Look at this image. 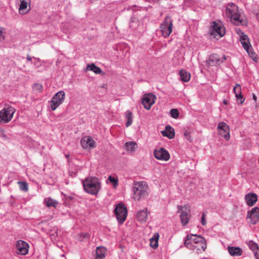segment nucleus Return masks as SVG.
<instances>
[{
  "label": "nucleus",
  "instance_id": "obj_9",
  "mask_svg": "<svg viewBox=\"0 0 259 259\" xmlns=\"http://www.w3.org/2000/svg\"><path fill=\"white\" fill-rule=\"evenodd\" d=\"M161 34L164 37H168L172 31V22L169 16L165 17L164 21L160 26Z\"/></svg>",
  "mask_w": 259,
  "mask_h": 259
},
{
  "label": "nucleus",
  "instance_id": "obj_23",
  "mask_svg": "<svg viewBox=\"0 0 259 259\" xmlns=\"http://www.w3.org/2000/svg\"><path fill=\"white\" fill-rule=\"evenodd\" d=\"M246 204L250 206H253L257 200V195L254 193H249L245 197Z\"/></svg>",
  "mask_w": 259,
  "mask_h": 259
},
{
  "label": "nucleus",
  "instance_id": "obj_8",
  "mask_svg": "<svg viewBox=\"0 0 259 259\" xmlns=\"http://www.w3.org/2000/svg\"><path fill=\"white\" fill-rule=\"evenodd\" d=\"M114 212L118 223L122 224L127 217V210L125 205L122 203H118L116 205Z\"/></svg>",
  "mask_w": 259,
  "mask_h": 259
},
{
  "label": "nucleus",
  "instance_id": "obj_29",
  "mask_svg": "<svg viewBox=\"0 0 259 259\" xmlns=\"http://www.w3.org/2000/svg\"><path fill=\"white\" fill-rule=\"evenodd\" d=\"M87 68L88 70L92 71L96 74H100L102 72L100 68L96 66L94 64H88Z\"/></svg>",
  "mask_w": 259,
  "mask_h": 259
},
{
  "label": "nucleus",
  "instance_id": "obj_17",
  "mask_svg": "<svg viewBox=\"0 0 259 259\" xmlns=\"http://www.w3.org/2000/svg\"><path fill=\"white\" fill-rule=\"evenodd\" d=\"M19 11L21 14L27 13L30 9V0H19Z\"/></svg>",
  "mask_w": 259,
  "mask_h": 259
},
{
  "label": "nucleus",
  "instance_id": "obj_21",
  "mask_svg": "<svg viewBox=\"0 0 259 259\" xmlns=\"http://www.w3.org/2000/svg\"><path fill=\"white\" fill-rule=\"evenodd\" d=\"M246 243L249 249L253 252L255 259H259V247L257 244L252 240L247 241Z\"/></svg>",
  "mask_w": 259,
  "mask_h": 259
},
{
  "label": "nucleus",
  "instance_id": "obj_32",
  "mask_svg": "<svg viewBox=\"0 0 259 259\" xmlns=\"http://www.w3.org/2000/svg\"><path fill=\"white\" fill-rule=\"evenodd\" d=\"M136 145L135 142H127L125 143L124 146L127 151L133 152L135 150Z\"/></svg>",
  "mask_w": 259,
  "mask_h": 259
},
{
  "label": "nucleus",
  "instance_id": "obj_14",
  "mask_svg": "<svg viewBox=\"0 0 259 259\" xmlns=\"http://www.w3.org/2000/svg\"><path fill=\"white\" fill-rule=\"evenodd\" d=\"M80 144L84 149H91L96 147V142L90 136L83 137L80 140Z\"/></svg>",
  "mask_w": 259,
  "mask_h": 259
},
{
  "label": "nucleus",
  "instance_id": "obj_5",
  "mask_svg": "<svg viewBox=\"0 0 259 259\" xmlns=\"http://www.w3.org/2000/svg\"><path fill=\"white\" fill-rule=\"evenodd\" d=\"M209 34L214 38H220L225 34V28L220 21H213L209 28Z\"/></svg>",
  "mask_w": 259,
  "mask_h": 259
},
{
  "label": "nucleus",
  "instance_id": "obj_44",
  "mask_svg": "<svg viewBox=\"0 0 259 259\" xmlns=\"http://www.w3.org/2000/svg\"><path fill=\"white\" fill-rule=\"evenodd\" d=\"M226 59V56H225V55H223V57H222V59H221V60L224 61V60H225Z\"/></svg>",
  "mask_w": 259,
  "mask_h": 259
},
{
  "label": "nucleus",
  "instance_id": "obj_36",
  "mask_svg": "<svg viewBox=\"0 0 259 259\" xmlns=\"http://www.w3.org/2000/svg\"><path fill=\"white\" fill-rule=\"evenodd\" d=\"M170 116L174 118H177L179 116V113L177 109H172L170 111Z\"/></svg>",
  "mask_w": 259,
  "mask_h": 259
},
{
  "label": "nucleus",
  "instance_id": "obj_1",
  "mask_svg": "<svg viewBox=\"0 0 259 259\" xmlns=\"http://www.w3.org/2000/svg\"><path fill=\"white\" fill-rule=\"evenodd\" d=\"M184 245L189 249L196 253H200L206 248V240L202 236L189 234L184 239Z\"/></svg>",
  "mask_w": 259,
  "mask_h": 259
},
{
  "label": "nucleus",
  "instance_id": "obj_13",
  "mask_svg": "<svg viewBox=\"0 0 259 259\" xmlns=\"http://www.w3.org/2000/svg\"><path fill=\"white\" fill-rule=\"evenodd\" d=\"M29 250L28 244L22 240H18L16 243V252L20 255H26Z\"/></svg>",
  "mask_w": 259,
  "mask_h": 259
},
{
  "label": "nucleus",
  "instance_id": "obj_19",
  "mask_svg": "<svg viewBox=\"0 0 259 259\" xmlns=\"http://www.w3.org/2000/svg\"><path fill=\"white\" fill-rule=\"evenodd\" d=\"M207 62L209 65L215 66L222 63L223 61L221 60L218 54H213L209 56Z\"/></svg>",
  "mask_w": 259,
  "mask_h": 259
},
{
  "label": "nucleus",
  "instance_id": "obj_6",
  "mask_svg": "<svg viewBox=\"0 0 259 259\" xmlns=\"http://www.w3.org/2000/svg\"><path fill=\"white\" fill-rule=\"evenodd\" d=\"M240 41L243 48L247 52L248 56L255 62L257 61V55L254 52L250 43L248 36L243 33H241Z\"/></svg>",
  "mask_w": 259,
  "mask_h": 259
},
{
  "label": "nucleus",
  "instance_id": "obj_15",
  "mask_svg": "<svg viewBox=\"0 0 259 259\" xmlns=\"http://www.w3.org/2000/svg\"><path fill=\"white\" fill-rule=\"evenodd\" d=\"M217 128L219 134L227 141L230 139V130L228 125L224 122H220L218 125Z\"/></svg>",
  "mask_w": 259,
  "mask_h": 259
},
{
  "label": "nucleus",
  "instance_id": "obj_43",
  "mask_svg": "<svg viewBox=\"0 0 259 259\" xmlns=\"http://www.w3.org/2000/svg\"><path fill=\"white\" fill-rule=\"evenodd\" d=\"M223 104H225V105H227L228 104V101L226 99H224L223 100Z\"/></svg>",
  "mask_w": 259,
  "mask_h": 259
},
{
  "label": "nucleus",
  "instance_id": "obj_7",
  "mask_svg": "<svg viewBox=\"0 0 259 259\" xmlns=\"http://www.w3.org/2000/svg\"><path fill=\"white\" fill-rule=\"evenodd\" d=\"M65 98V93L64 91H60L56 93L52 97L51 100L49 102L51 110L55 111L63 103Z\"/></svg>",
  "mask_w": 259,
  "mask_h": 259
},
{
  "label": "nucleus",
  "instance_id": "obj_22",
  "mask_svg": "<svg viewBox=\"0 0 259 259\" xmlns=\"http://www.w3.org/2000/svg\"><path fill=\"white\" fill-rule=\"evenodd\" d=\"M233 91L237 100L239 101L241 104H243L245 101V99L242 95L240 85L238 83H236L234 87Z\"/></svg>",
  "mask_w": 259,
  "mask_h": 259
},
{
  "label": "nucleus",
  "instance_id": "obj_34",
  "mask_svg": "<svg viewBox=\"0 0 259 259\" xmlns=\"http://www.w3.org/2000/svg\"><path fill=\"white\" fill-rule=\"evenodd\" d=\"M18 184L19 186L20 189L23 191L27 192L28 190V184L25 182L18 181Z\"/></svg>",
  "mask_w": 259,
  "mask_h": 259
},
{
  "label": "nucleus",
  "instance_id": "obj_41",
  "mask_svg": "<svg viewBox=\"0 0 259 259\" xmlns=\"http://www.w3.org/2000/svg\"><path fill=\"white\" fill-rule=\"evenodd\" d=\"M253 97V99L254 100V101L255 102H256V100H257V97H256V96H255V94H253V97Z\"/></svg>",
  "mask_w": 259,
  "mask_h": 259
},
{
  "label": "nucleus",
  "instance_id": "obj_12",
  "mask_svg": "<svg viewBox=\"0 0 259 259\" xmlns=\"http://www.w3.org/2000/svg\"><path fill=\"white\" fill-rule=\"evenodd\" d=\"M153 154L155 158L159 160L167 161L170 158L168 152L163 148L155 149Z\"/></svg>",
  "mask_w": 259,
  "mask_h": 259
},
{
  "label": "nucleus",
  "instance_id": "obj_42",
  "mask_svg": "<svg viewBox=\"0 0 259 259\" xmlns=\"http://www.w3.org/2000/svg\"><path fill=\"white\" fill-rule=\"evenodd\" d=\"M27 58V61H31V59L32 58L29 55L27 56V58Z\"/></svg>",
  "mask_w": 259,
  "mask_h": 259
},
{
  "label": "nucleus",
  "instance_id": "obj_27",
  "mask_svg": "<svg viewBox=\"0 0 259 259\" xmlns=\"http://www.w3.org/2000/svg\"><path fill=\"white\" fill-rule=\"evenodd\" d=\"M159 234L154 233L151 238L150 239V245L154 249H156L158 246Z\"/></svg>",
  "mask_w": 259,
  "mask_h": 259
},
{
  "label": "nucleus",
  "instance_id": "obj_2",
  "mask_svg": "<svg viewBox=\"0 0 259 259\" xmlns=\"http://www.w3.org/2000/svg\"><path fill=\"white\" fill-rule=\"evenodd\" d=\"M225 16L230 21L236 25L242 24L243 20L240 17L238 6L234 3H229L226 7Z\"/></svg>",
  "mask_w": 259,
  "mask_h": 259
},
{
  "label": "nucleus",
  "instance_id": "obj_11",
  "mask_svg": "<svg viewBox=\"0 0 259 259\" xmlns=\"http://www.w3.org/2000/svg\"><path fill=\"white\" fill-rule=\"evenodd\" d=\"M156 96L151 93L145 94L142 99V103L146 109L150 110L155 102Z\"/></svg>",
  "mask_w": 259,
  "mask_h": 259
},
{
  "label": "nucleus",
  "instance_id": "obj_18",
  "mask_svg": "<svg viewBox=\"0 0 259 259\" xmlns=\"http://www.w3.org/2000/svg\"><path fill=\"white\" fill-rule=\"evenodd\" d=\"M149 213L147 208L138 211L136 215L137 220L142 223L146 222L148 218Z\"/></svg>",
  "mask_w": 259,
  "mask_h": 259
},
{
  "label": "nucleus",
  "instance_id": "obj_33",
  "mask_svg": "<svg viewBox=\"0 0 259 259\" xmlns=\"http://www.w3.org/2000/svg\"><path fill=\"white\" fill-rule=\"evenodd\" d=\"M106 183L108 184L111 183L113 186L115 188L118 184V181L117 179L110 176L107 179Z\"/></svg>",
  "mask_w": 259,
  "mask_h": 259
},
{
  "label": "nucleus",
  "instance_id": "obj_16",
  "mask_svg": "<svg viewBox=\"0 0 259 259\" xmlns=\"http://www.w3.org/2000/svg\"><path fill=\"white\" fill-rule=\"evenodd\" d=\"M247 218L250 219L252 224L259 222V207H254L247 212Z\"/></svg>",
  "mask_w": 259,
  "mask_h": 259
},
{
  "label": "nucleus",
  "instance_id": "obj_39",
  "mask_svg": "<svg viewBox=\"0 0 259 259\" xmlns=\"http://www.w3.org/2000/svg\"><path fill=\"white\" fill-rule=\"evenodd\" d=\"M205 214L203 213L201 217V224L202 225L204 226L206 224V222L205 219Z\"/></svg>",
  "mask_w": 259,
  "mask_h": 259
},
{
  "label": "nucleus",
  "instance_id": "obj_4",
  "mask_svg": "<svg viewBox=\"0 0 259 259\" xmlns=\"http://www.w3.org/2000/svg\"><path fill=\"white\" fill-rule=\"evenodd\" d=\"M133 198L136 201L144 199L148 196V186L145 181L135 182L133 184Z\"/></svg>",
  "mask_w": 259,
  "mask_h": 259
},
{
  "label": "nucleus",
  "instance_id": "obj_35",
  "mask_svg": "<svg viewBox=\"0 0 259 259\" xmlns=\"http://www.w3.org/2000/svg\"><path fill=\"white\" fill-rule=\"evenodd\" d=\"M33 89L34 91L41 92L42 91V85L40 83H35L33 85Z\"/></svg>",
  "mask_w": 259,
  "mask_h": 259
},
{
  "label": "nucleus",
  "instance_id": "obj_38",
  "mask_svg": "<svg viewBox=\"0 0 259 259\" xmlns=\"http://www.w3.org/2000/svg\"><path fill=\"white\" fill-rule=\"evenodd\" d=\"M4 29L0 27V41H3L5 39V35L4 34Z\"/></svg>",
  "mask_w": 259,
  "mask_h": 259
},
{
  "label": "nucleus",
  "instance_id": "obj_25",
  "mask_svg": "<svg viewBox=\"0 0 259 259\" xmlns=\"http://www.w3.org/2000/svg\"><path fill=\"white\" fill-rule=\"evenodd\" d=\"M106 249L103 246L97 247L95 259H104L106 256Z\"/></svg>",
  "mask_w": 259,
  "mask_h": 259
},
{
  "label": "nucleus",
  "instance_id": "obj_24",
  "mask_svg": "<svg viewBox=\"0 0 259 259\" xmlns=\"http://www.w3.org/2000/svg\"><path fill=\"white\" fill-rule=\"evenodd\" d=\"M163 136L166 137L169 139L174 138L175 133L174 129L170 125H167L165 127V130L161 132Z\"/></svg>",
  "mask_w": 259,
  "mask_h": 259
},
{
  "label": "nucleus",
  "instance_id": "obj_10",
  "mask_svg": "<svg viewBox=\"0 0 259 259\" xmlns=\"http://www.w3.org/2000/svg\"><path fill=\"white\" fill-rule=\"evenodd\" d=\"M15 111V109L12 106L5 107L0 111V122L4 121L5 123H8L10 121Z\"/></svg>",
  "mask_w": 259,
  "mask_h": 259
},
{
  "label": "nucleus",
  "instance_id": "obj_28",
  "mask_svg": "<svg viewBox=\"0 0 259 259\" xmlns=\"http://www.w3.org/2000/svg\"><path fill=\"white\" fill-rule=\"evenodd\" d=\"M179 75L181 80L183 82H188L190 79L191 75L190 73L186 71V70H181L180 71Z\"/></svg>",
  "mask_w": 259,
  "mask_h": 259
},
{
  "label": "nucleus",
  "instance_id": "obj_37",
  "mask_svg": "<svg viewBox=\"0 0 259 259\" xmlns=\"http://www.w3.org/2000/svg\"><path fill=\"white\" fill-rule=\"evenodd\" d=\"M0 138H2L4 140L8 139V137L5 134L4 130L1 127H0Z\"/></svg>",
  "mask_w": 259,
  "mask_h": 259
},
{
  "label": "nucleus",
  "instance_id": "obj_31",
  "mask_svg": "<svg viewBox=\"0 0 259 259\" xmlns=\"http://www.w3.org/2000/svg\"><path fill=\"white\" fill-rule=\"evenodd\" d=\"M125 118L126 119V126L128 127L130 126L133 122L132 113L130 110L126 111Z\"/></svg>",
  "mask_w": 259,
  "mask_h": 259
},
{
  "label": "nucleus",
  "instance_id": "obj_20",
  "mask_svg": "<svg viewBox=\"0 0 259 259\" xmlns=\"http://www.w3.org/2000/svg\"><path fill=\"white\" fill-rule=\"evenodd\" d=\"M178 209L179 211L181 212L180 215L181 223L183 226H185L189 223L190 215L188 212L182 210V206H178Z\"/></svg>",
  "mask_w": 259,
  "mask_h": 259
},
{
  "label": "nucleus",
  "instance_id": "obj_3",
  "mask_svg": "<svg viewBox=\"0 0 259 259\" xmlns=\"http://www.w3.org/2000/svg\"><path fill=\"white\" fill-rule=\"evenodd\" d=\"M84 191L91 195H97L101 188L99 180L95 177H88L82 182Z\"/></svg>",
  "mask_w": 259,
  "mask_h": 259
},
{
  "label": "nucleus",
  "instance_id": "obj_26",
  "mask_svg": "<svg viewBox=\"0 0 259 259\" xmlns=\"http://www.w3.org/2000/svg\"><path fill=\"white\" fill-rule=\"evenodd\" d=\"M228 251L232 256H239L242 254V250L239 247L229 246L228 247Z\"/></svg>",
  "mask_w": 259,
  "mask_h": 259
},
{
  "label": "nucleus",
  "instance_id": "obj_30",
  "mask_svg": "<svg viewBox=\"0 0 259 259\" xmlns=\"http://www.w3.org/2000/svg\"><path fill=\"white\" fill-rule=\"evenodd\" d=\"M44 202L48 207L53 206L56 207L58 204V202L56 200L50 198H46Z\"/></svg>",
  "mask_w": 259,
  "mask_h": 259
},
{
  "label": "nucleus",
  "instance_id": "obj_40",
  "mask_svg": "<svg viewBox=\"0 0 259 259\" xmlns=\"http://www.w3.org/2000/svg\"><path fill=\"white\" fill-rule=\"evenodd\" d=\"M184 136L188 140H190V139H189L190 135H189V133L188 131H185L184 132Z\"/></svg>",
  "mask_w": 259,
  "mask_h": 259
}]
</instances>
